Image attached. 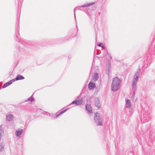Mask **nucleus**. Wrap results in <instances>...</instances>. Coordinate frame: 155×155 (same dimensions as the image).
<instances>
[{
  "instance_id": "nucleus-1",
  "label": "nucleus",
  "mask_w": 155,
  "mask_h": 155,
  "mask_svg": "<svg viewBox=\"0 0 155 155\" xmlns=\"http://www.w3.org/2000/svg\"><path fill=\"white\" fill-rule=\"evenodd\" d=\"M121 81L117 77L114 78L111 85V89L112 91H116L119 88Z\"/></svg>"
},
{
  "instance_id": "nucleus-8",
  "label": "nucleus",
  "mask_w": 155,
  "mask_h": 155,
  "mask_svg": "<svg viewBox=\"0 0 155 155\" xmlns=\"http://www.w3.org/2000/svg\"><path fill=\"white\" fill-rule=\"evenodd\" d=\"M88 87L91 90L95 87L96 85L94 83L91 82L89 83Z\"/></svg>"
},
{
  "instance_id": "nucleus-23",
  "label": "nucleus",
  "mask_w": 155,
  "mask_h": 155,
  "mask_svg": "<svg viewBox=\"0 0 155 155\" xmlns=\"http://www.w3.org/2000/svg\"><path fill=\"white\" fill-rule=\"evenodd\" d=\"M87 105H86V108L87 109Z\"/></svg>"
},
{
  "instance_id": "nucleus-3",
  "label": "nucleus",
  "mask_w": 155,
  "mask_h": 155,
  "mask_svg": "<svg viewBox=\"0 0 155 155\" xmlns=\"http://www.w3.org/2000/svg\"><path fill=\"white\" fill-rule=\"evenodd\" d=\"M140 72V70L139 69L134 77V79L132 84V87L134 90L137 89V84Z\"/></svg>"
},
{
  "instance_id": "nucleus-19",
  "label": "nucleus",
  "mask_w": 155,
  "mask_h": 155,
  "mask_svg": "<svg viewBox=\"0 0 155 155\" xmlns=\"http://www.w3.org/2000/svg\"><path fill=\"white\" fill-rule=\"evenodd\" d=\"M108 55L110 58V59H111V56L110 54H109V53H108Z\"/></svg>"
},
{
  "instance_id": "nucleus-18",
  "label": "nucleus",
  "mask_w": 155,
  "mask_h": 155,
  "mask_svg": "<svg viewBox=\"0 0 155 155\" xmlns=\"http://www.w3.org/2000/svg\"><path fill=\"white\" fill-rule=\"evenodd\" d=\"M66 110H64L63 111H62L59 114H61L63 113L65 111H66Z\"/></svg>"
},
{
  "instance_id": "nucleus-6",
  "label": "nucleus",
  "mask_w": 155,
  "mask_h": 155,
  "mask_svg": "<svg viewBox=\"0 0 155 155\" xmlns=\"http://www.w3.org/2000/svg\"><path fill=\"white\" fill-rule=\"evenodd\" d=\"M15 81V80L14 79H12L10 81H8V82L5 84L3 86V88H4L7 87L9 86L10 84H12V82H13Z\"/></svg>"
},
{
  "instance_id": "nucleus-7",
  "label": "nucleus",
  "mask_w": 155,
  "mask_h": 155,
  "mask_svg": "<svg viewBox=\"0 0 155 155\" xmlns=\"http://www.w3.org/2000/svg\"><path fill=\"white\" fill-rule=\"evenodd\" d=\"M14 118V117L13 115L10 114L7 116L6 117V120L8 121H12Z\"/></svg>"
},
{
  "instance_id": "nucleus-9",
  "label": "nucleus",
  "mask_w": 155,
  "mask_h": 155,
  "mask_svg": "<svg viewBox=\"0 0 155 155\" xmlns=\"http://www.w3.org/2000/svg\"><path fill=\"white\" fill-rule=\"evenodd\" d=\"M95 106L98 108V109L100 107V101L98 98L95 99Z\"/></svg>"
},
{
  "instance_id": "nucleus-11",
  "label": "nucleus",
  "mask_w": 155,
  "mask_h": 155,
  "mask_svg": "<svg viewBox=\"0 0 155 155\" xmlns=\"http://www.w3.org/2000/svg\"><path fill=\"white\" fill-rule=\"evenodd\" d=\"M98 78L99 76L98 74L97 73H95L93 76V80L95 81L98 80Z\"/></svg>"
},
{
  "instance_id": "nucleus-17",
  "label": "nucleus",
  "mask_w": 155,
  "mask_h": 155,
  "mask_svg": "<svg viewBox=\"0 0 155 155\" xmlns=\"http://www.w3.org/2000/svg\"><path fill=\"white\" fill-rule=\"evenodd\" d=\"M4 147L3 146H0V151H2L3 150Z\"/></svg>"
},
{
  "instance_id": "nucleus-4",
  "label": "nucleus",
  "mask_w": 155,
  "mask_h": 155,
  "mask_svg": "<svg viewBox=\"0 0 155 155\" xmlns=\"http://www.w3.org/2000/svg\"><path fill=\"white\" fill-rule=\"evenodd\" d=\"M94 118L95 123L98 125H102V121L101 118L100 117L99 113L97 112L95 113Z\"/></svg>"
},
{
  "instance_id": "nucleus-5",
  "label": "nucleus",
  "mask_w": 155,
  "mask_h": 155,
  "mask_svg": "<svg viewBox=\"0 0 155 155\" xmlns=\"http://www.w3.org/2000/svg\"><path fill=\"white\" fill-rule=\"evenodd\" d=\"M82 103V101L81 99H77L73 101L72 104H74L77 105H79L81 104Z\"/></svg>"
},
{
  "instance_id": "nucleus-15",
  "label": "nucleus",
  "mask_w": 155,
  "mask_h": 155,
  "mask_svg": "<svg viewBox=\"0 0 155 155\" xmlns=\"http://www.w3.org/2000/svg\"><path fill=\"white\" fill-rule=\"evenodd\" d=\"M94 2H91L89 3V4H88V7L91 5H93L94 4Z\"/></svg>"
},
{
  "instance_id": "nucleus-10",
  "label": "nucleus",
  "mask_w": 155,
  "mask_h": 155,
  "mask_svg": "<svg viewBox=\"0 0 155 155\" xmlns=\"http://www.w3.org/2000/svg\"><path fill=\"white\" fill-rule=\"evenodd\" d=\"M131 107V104L130 100H127L126 102V107L127 108H130Z\"/></svg>"
},
{
  "instance_id": "nucleus-20",
  "label": "nucleus",
  "mask_w": 155,
  "mask_h": 155,
  "mask_svg": "<svg viewBox=\"0 0 155 155\" xmlns=\"http://www.w3.org/2000/svg\"><path fill=\"white\" fill-rule=\"evenodd\" d=\"M106 72H107V73L108 74L109 73V70L108 69L107 70Z\"/></svg>"
},
{
  "instance_id": "nucleus-16",
  "label": "nucleus",
  "mask_w": 155,
  "mask_h": 155,
  "mask_svg": "<svg viewBox=\"0 0 155 155\" xmlns=\"http://www.w3.org/2000/svg\"><path fill=\"white\" fill-rule=\"evenodd\" d=\"M97 45L99 47L103 48V45L102 43H99V44Z\"/></svg>"
},
{
  "instance_id": "nucleus-12",
  "label": "nucleus",
  "mask_w": 155,
  "mask_h": 155,
  "mask_svg": "<svg viewBox=\"0 0 155 155\" xmlns=\"http://www.w3.org/2000/svg\"><path fill=\"white\" fill-rule=\"evenodd\" d=\"M25 79L24 77L22 75H18L16 77L15 79H13L15 80V81H18L21 80H22Z\"/></svg>"
},
{
  "instance_id": "nucleus-13",
  "label": "nucleus",
  "mask_w": 155,
  "mask_h": 155,
  "mask_svg": "<svg viewBox=\"0 0 155 155\" xmlns=\"http://www.w3.org/2000/svg\"><path fill=\"white\" fill-rule=\"evenodd\" d=\"M88 112L92 114V111L91 107L90 105L88 104Z\"/></svg>"
},
{
  "instance_id": "nucleus-14",
  "label": "nucleus",
  "mask_w": 155,
  "mask_h": 155,
  "mask_svg": "<svg viewBox=\"0 0 155 155\" xmlns=\"http://www.w3.org/2000/svg\"><path fill=\"white\" fill-rule=\"evenodd\" d=\"M22 130L16 131V134L17 136H18L19 135L21 134H22Z\"/></svg>"
},
{
  "instance_id": "nucleus-22",
  "label": "nucleus",
  "mask_w": 155,
  "mask_h": 155,
  "mask_svg": "<svg viewBox=\"0 0 155 155\" xmlns=\"http://www.w3.org/2000/svg\"><path fill=\"white\" fill-rule=\"evenodd\" d=\"M108 63L109 64V65L110 64V61H108Z\"/></svg>"
},
{
  "instance_id": "nucleus-21",
  "label": "nucleus",
  "mask_w": 155,
  "mask_h": 155,
  "mask_svg": "<svg viewBox=\"0 0 155 155\" xmlns=\"http://www.w3.org/2000/svg\"><path fill=\"white\" fill-rule=\"evenodd\" d=\"M132 89H133V88H132ZM133 90L134 91V92H133V95H134V94H135V91L136 90H136H134V89H133Z\"/></svg>"
},
{
  "instance_id": "nucleus-2",
  "label": "nucleus",
  "mask_w": 155,
  "mask_h": 155,
  "mask_svg": "<svg viewBox=\"0 0 155 155\" xmlns=\"http://www.w3.org/2000/svg\"><path fill=\"white\" fill-rule=\"evenodd\" d=\"M141 120L143 123H145L150 119V112L146 111L144 110H142L141 112Z\"/></svg>"
}]
</instances>
